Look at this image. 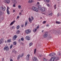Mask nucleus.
I'll use <instances>...</instances> for the list:
<instances>
[{"label":"nucleus","instance_id":"nucleus-1","mask_svg":"<svg viewBox=\"0 0 61 61\" xmlns=\"http://www.w3.org/2000/svg\"><path fill=\"white\" fill-rule=\"evenodd\" d=\"M48 36V33L47 32H45L43 35V36L44 38H46Z\"/></svg>","mask_w":61,"mask_h":61},{"label":"nucleus","instance_id":"nucleus-2","mask_svg":"<svg viewBox=\"0 0 61 61\" xmlns=\"http://www.w3.org/2000/svg\"><path fill=\"white\" fill-rule=\"evenodd\" d=\"M31 32V30L30 29H28L25 31V32L27 34H28L29 33H30Z\"/></svg>","mask_w":61,"mask_h":61},{"label":"nucleus","instance_id":"nucleus-3","mask_svg":"<svg viewBox=\"0 0 61 61\" xmlns=\"http://www.w3.org/2000/svg\"><path fill=\"white\" fill-rule=\"evenodd\" d=\"M32 9L33 11H36V12H38V10L37 8L33 7H32Z\"/></svg>","mask_w":61,"mask_h":61},{"label":"nucleus","instance_id":"nucleus-4","mask_svg":"<svg viewBox=\"0 0 61 61\" xmlns=\"http://www.w3.org/2000/svg\"><path fill=\"white\" fill-rule=\"evenodd\" d=\"M0 9L1 10H3L4 11H5V7H3V6H1L0 7Z\"/></svg>","mask_w":61,"mask_h":61},{"label":"nucleus","instance_id":"nucleus-5","mask_svg":"<svg viewBox=\"0 0 61 61\" xmlns=\"http://www.w3.org/2000/svg\"><path fill=\"white\" fill-rule=\"evenodd\" d=\"M31 18H29V20L30 23H31V22H32V21L34 20V17L33 16H32L31 17Z\"/></svg>","mask_w":61,"mask_h":61},{"label":"nucleus","instance_id":"nucleus-6","mask_svg":"<svg viewBox=\"0 0 61 61\" xmlns=\"http://www.w3.org/2000/svg\"><path fill=\"white\" fill-rule=\"evenodd\" d=\"M4 50H6V51H8L9 50V48L7 46L5 47L4 48Z\"/></svg>","mask_w":61,"mask_h":61},{"label":"nucleus","instance_id":"nucleus-7","mask_svg":"<svg viewBox=\"0 0 61 61\" xmlns=\"http://www.w3.org/2000/svg\"><path fill=\"white\" fill-rule=\"evenodd\" d=\"M32 60L33 61H38V60L36 57H35L32 58Z\"/></svg>","mask_w":61,"mask_h":61},{"label":"nucleus","instance_id":"nucleus-8","mask_svg":"<svg viewBox=\"0 0 61 61\" xmlns=\"http://www.w3.org/2000/svg\"><path fill=\"white\" fill-rule=\"evenodd\" d=\"M55 55H56L55 53L52 52L51 53V54H50L49 55V56H55Z\"/></svg>","mask_w":61,"mask_h":61},{"label":"nucleus","instance_id":"nucleus-9","mask_svg":"<svg viewBox=\"0 0 61 61\" xmlns=\"http://www.w3.org/2000/svg\"><path fill=\"white\" fill-rule=\"evenodd\" d=\"M30 54H28L26 56V59L27 60H29V56H30Z\"/></svg>","mask_w":61,"mask_h":61},{"label":"nucleus","instance_id":"nucleus-10","mask_svg":"<svg viewBox=\"0 0 61 61\" xmlns=\"http://www.w3.org/2000/svg\"><path fill=\"white\" fill-rule=\"evenodd\" d=\"M17 36H16V35H15L13 37V41L14 40H15V39H16V38H17Z\"/></svg>","mask_w":61,"mask_h":61},{"label":"nucleus","instance_id":"nucleus-11","mask_svg":"<svg viewBox=\"0 0 61 61\" xmlns=\"http://www.w3.org/2000/svg\"><path fill=\"white\" fill-rule=\"evenodd\" d=\"M53 33L55 34H58L59 33V31L58 30H55V31H53Z\"/></svg>","mask_w":61,"mask_h":61},{"label":"nucleus","instance_id":"nucleus-12","mask_svg":"<svg viewBox=\"0 0 61 61\" xmlns=\"http://www.w3.org/2000/svg\"><path fill=\"white\" fill-rule=\"evenodd\" d=\"M34 1L32 0H30L28 1V3L31 4L32 3V2H34Z\"/></svg>","mask_w":61,"mask_h":61},{"label":"nucleus","instance_id":"nucleus-13","mask_svg":"<svg viewBox=\"0 0 61 61\" xmlns=\"http://www.w3.org/2000/svg\"><path fill=\"white\" fill-rule=\"evenodd\" d=\"M38 6L39 10H41L42 7V6H41V5H39Z\"/></svg>","mask_w":61,"mask_h":61},{"label":"nucleus","instance_id":"nucleus-14","mask_svg":"<svg viewBox=\"0 0 61 61\" xmlns=\"http://www.w3.org/2000/svg\"><path fill=\"white\" fill-rule=\"evenodd\" d=\"M45 10V9L44 8H41V12H44Z\"/></svg>","mask_w":61,"mask_h":61},{"label":"nucleus","instance_id":"nucleus-15","mask_svg":"<svg viewBox=\"0 0 61 61\" xmlns=\"http://www.w3.org/2000/svg\"><path fill=\"white\" fill-rule=\"evenodd\" d=\"M26 39H27V40H29L30 39V38L29 36H27L26 37Z\"/></svg>","mask_w":61,"mask_h":61},{"label":"nucleus","instance_id":"nucleus-16","mask_svg":"<svg viewBox=\"0 0 61 61\" xmlns=\"http://www.w3.org/2000/svg\"><path fill=\"white\" fill-rule=\"evenodd\" d=\"M3 39H1L0 40V45L1 44H3Z\"/></svg>","mask_w":61,"mask_h":61},{"label":"nucleus","instance_id":"nucleus-17","mask_svg":"<svg viewBox=\"0 0 61 61\" xmlns=\"http://www.w3.org/2000/svg\"><path fill=\"white\" fill-rule=\"evenodd\" d=\"M6 3L7 4H9L10 3V0H6Z\"/></svg>","mask_w":61,"mask_h":61},{"label":"nucleus","instance_id":"nucleus-18","mask_svg":"<svg viewBox=\"0 0 61 61\" xmlns=\"http://www.w3.org/2000/svg\"><path fill=\"white\" fill-rule=\"evenodd\" d=\"M54 61V58L53 57H52L51 58L50 60H49V61Z\"/></svg>","mask_w":61,"mask_h":61},{"label":"nucleus","instance_id":"nucleus-19","mask_svg":"<svg viewBox=\"0 0 61 61\" xmlns=\"http://www.w3.org/2000/svg\"><path fill=\"white\" fill-rule=\"evenodd\" d=\"M52 38V37L51 36H49L48 37V39L49 40V39H50Z\"/></svg>","mask_w":61,"mask_h":61},{"label":"nucleus","instance_id":"nucleus-20","mask_svg":"<svg viewBox=\"0 0 61 61\" xmlns=\"http://www.w3.org/2000/svg\"><path fill=\"white\" fill-rule=\"evenodd\" d=\"M12 2H13V3H16V1L15 0H13Z\"/></svg>","mask_w":61,"mask_h":61},{"label":"nucleus","instance_id":"nucleus-21","mask_svg":"<svg viewBox=\"0 0 61 61\" xmlns=\"http://www.w3.org/2000/svg\"><path fill=\"white\" fill-rule=\"evenodd\" d=\"M56 24H60V22L57 21H56Z\"/></svg>","mask_w":61,"mask_h":61},{"label":"nucleus","instance_id":"nucleus-22","mask_svg":"<svg viewBox=\"0 0 61 61\" xmlns=\"http://www.w3.org/2000/svg\"><path fill=\"white\" fill-rule=\"evenodd\" d=\"M7 13L8 15L10 14V12H9V10H7Z\"/></svg>","mask_w":61,"mask_h":61},{"label":"nucleus","instance_id":"nucleus-23","mask_svg":"<svg viewBox=\"0 0 61 61\" xmlns=\"http://www.w3.org/2000/svg\"><path fill=\"white\" fill-rule=\"evenodd\" d=\"M11 40L10 39L8 40H7V42L8 43H10V42H11Z\"/></svg>","mask_w":61,"mask_h":61},{"label":"nucleus","instance_id":"nucleus-24","mask_svg":"<svg viewBox=\"0 0 61 61\" xmlns=\"http://www.w3.org/2000/svg\"><path fill=\"white\" fill-rule=\"evenodd\" d=\"M13 44L14 45H16V42L14 41L13 42Z\"/></svg>","mask_w":61,"mask_h":61},{"label":"nucleus","instance_id":"nucleus-25","mask_svg":"<svg viewBox=\"0 0 61 61\" xmlns=\"http://www.w3.org/2000/svg\"><path fill=\"white\" fill-rule=\"evenodd\" d=\"M15 22V20L13 22H11V24H10V25H13V24H14V23Z\"/></svg>","mask_w":61,"mask_h":61},{"label":"nucleus","instance_id":"nucleus-26","mask_svg":"<svg viewBox=\"0 0 61 61\" xmlns=\"http://www.w3.org/2000/svg\"><path fill=\"white\" fill-rule=\"evenodd\" d=\"M20 28V26L19 25H18L17 26V29H19V28Z\"/></svg>","mask_w":61,"mask_h":61},{"label":"nucleus","instance_id":"nucleus-27","mask_svg":"<svg viewBox=\"0 0 61 61\" xmlns=\"http://www.w3.org/2000/svg\"><path fill=\"white\" fill-rule=\"evenodd\" d=\"M4 18L3 17H2L1 18V20H0V21H2V20H4Z\"/></svg>","mask_w":61,"mask_h":61},{"label":"nucleus","instance_id":"nucleus-28","mask_svg":"<svg viewBox=\"0 0 61 61\" xmlns=\"http://www.w3.org/2000/svg\"><path fill=\"white\" fill-rule=\"evenodd\" d=\"M20 33V31H19V30H18L17 31V33L18 34H19Z\"/></svg>","mask_w":61,"mask_h":61},{"label":"nucleus","instance_id":"nucleus-29","mask_svg":"<svg viewBox=\"0 0 61 61\" xmlns=\"http://www.w3.org/2000/svg\"><path fill=\"white\" fill-rule=\"evenodd\" d=\"M32 43L31 42L29 44V46H31L32 45Z\"/></svg>","mask_w":61,"mask_h":61},{"label":"nucleus","instance_id":"nucleus-30","mask_svg":"<svg viewBox=\"0 0 61 61\" xmlns=\"http://www.w3.org/2000/svg\"><path fill=\"white\" fill-rule=\"evenodd\" d=\"M36 49H34V53L35 54H36Z\"/></svg>","mask_w":61,"mask_h":61},{"label":"nucleus","instance_id":"nucleus-31","mask_svg":"<svg viewBox=\"0 0 61 61\" xmlns=\"http://www.w3.org/2000/svg\"><path fill=\"white\" fill-rule=\"evenodd\" d=\"M18 7L19 9H21V5H19L18 6Z\"/></svg>","mask_w":61,"mask_h":61},{"label":"nucleus","instance_id":"nucleus-32","mask_svg":"<svg viewBox=\"0 0 61 61\" xmlns=\"http://www.w3.org/2000/svg\"><path fill=\"white\" fill-rule=\"evenodd\" d=\"M23 55H23V54H21V56H20V57L21 58H22V57H23Z\"/></svg>","mask_w":61,"mask_h":61},{"label":"nucleus","instance_id":"nucleus-33","mask_svg":"<svg viewBox=\"0 0 61 61\" xmlns=\"http://www.w3.org/2000/svg\"><path fill=\"white\" fill-rule=\"evenodd\" d=\"M27 25V23L26 22V21L25 24V26H26Z\"/></svg>","mask_w":61,"mask_h":61},{"label":"nucleus","instance_id":"nucleus-34","mask_svg":"<svg viewBox=\"0 0 61 61\" xmlns=\"http://www.w3.org/2000/svg\"><path fill=\"white\" fill-rule=\"evenodd\" d=\"M33 31L34 32H36V29H35V30H33Z\"/></svg>","mask_w":61,"mask_h":61},{"label":"nucleus","instance_id":"nucleus-35","mask_svg":"<svg viewBox=\"0 0 61 61\" xmlns=\"http://www.w3.org/2000/svg\"><path fill=\"white\" fill-rule=\"evenodd\" d=\"M56 5H55L54 6V7H55V9H56Z\"/></svg>","mask_w":61,"mask_h":61},{"label":"nucleus","instance_id":"nucleus-36","mask_svg":"<svg viewBox=\"0 0 61 61\" xmlns=\"http://www.w3.org/2000/svg\"><path fill=\"white\" fill-rule=\"evenodd\" d=\"M56 60H58L59 59V58L58 57H56Z\"/></svg>","mask_w":61,"mask_h":61},{"label":"nucleus","instance_id":"nucleus-37","mask_svg":"<svg viewBox=\"0 0 61 61\" xmlns=\"http://www.w3.org/2000/svg\"><path fill=\"white\" fill-rule=\"evenodd\" d=\"M50 2V0H47L46 2L47 3H49Z\"/></svg>","mask_w":61,"mask_h":61},{"label":"nucleus","instance_id":"nucleus-38","mask_svg":"<svg viewBox=\"0 0 61 61\" xmlns=\"http://www.w3.org/2000/svg\"><path fill=\"white\" fill-rule=\"evenodd\" d=\"M53 15V14H52V13H51L50 14H48V15Z\"/></svg>","mask_w":61,"mask_h":61},{"label":"nucleus","instance_id":"nucleus-39","mask_svg":"<svg viewBox=\"0 0 61 61\" xmlns=\"http://www.w3.org/2000/svg\"><path fill=\"white\" fill-rule=\"evenodd\" d=\"M12 47H13V45H11L10 46V49H11L12 48Z\"/></svg>","mask_w":61,"mask_h":61},{"label":"nucleus","instance_id":"nucleus-40","mask_svg":"<svg viewBox=\"0 0 61 61\" xmlns=\"http://www.w3.org/2000/svg\"><path fill=\"white\" fill-rule=\"evenodd\" d=\"M21 41H24V38H21Z\"/></svg>","mask_w":61,"mask_h":61},{"label":"nucleus","instance_id":"nucleus-41","mask_svg":"<svg viewBox=\"0 0 61 61\" xmlns=\"http://www.w3.org/2000/svg\"><path fill=\"white\" fill-rule=\"evenodd\" d=\"M13 7H15V4H14L13 5Z\"/></svg>","mask_w":61,"mask_h":61},{"label":"nucleus","instance_id":"nucleus-42","mask_svg":"<svg viewBox=\"0 0 61 61\" xmlns=\"http://www.w3.org/2000/svg\"><path fill=\"white\" fill-rule=\"evenodd\" d=\"M45 23H46V21H43V23L44 24H45Z\"/></svg>","mask_w":61,"mask_h":61},{"label":"nucleus","instance_id":"nucleus-43","mask_svg":"<svg viewBox=\"0 0 61 61\" xmlns=\"http://www.w3.org/2000/svg\"><path fill=\"white\" fill-rule=\"evenodd\" d=\"M18 59H20V56L19 55L18 57Z\"/></svg>","mask_w":61,"mask_h":61},{"label":"nucleus","instance_id":"nucleus-44","mask_svg":"<svg viewBox=\"0 0 61 61\" xmlns=\"http://www.w3.org/2000/svg\"><path fill=\"white\" fill-rule=\"evenodd\" d=\"M39 26H38L36 27V29H37L38 28H39Z\"/></svg>","mask_w":61,"mask_h":61},{"label":"nucleus","instance_id":"nucleus-45","mask_svg":"<svg viewBox=\"0 0 61 61\" xmlns=\"http://www.w3.org/2000/svg\"><path fill=\"white\" fill-rule=\"evenodd\" d=\"M43 60L44 61H47L46 58H44L43 59Z\"/></svg>","mask_w":61,"mask_h":61},{"label":"nucleus","instance_id":"nucleus-46","mask_svg":"<svg viewBox=\"0 0 61 61\" xmlns=\"http://www.w3.org/2000/svg\"><path fill=\"white\" fill-rule=\"evenodd\" d=\"M53 58L54 59V60H55V59H56V57L54 56V57H53Z\"/></svg>","mask_w":61,"mask_h":61},{"label":"nucleus","instance_id":"nucleus-47","mask_svg":"<svg viewBox=\"0 0 61 61\" xmlns=\"http://www.w3.org/2000/svg\"><path fill=\"white\" fill-rule=\"evenodd\" d=\"M49 26V24H47L46 25V26L47 27H48Z\"/></svg>","mask_w":61,"mask_h":61},{"label":"nucleus","instance_id":"nucleus-48","mask_svg":"<svg viewBox=\"0 0 61 61\" xmlns=\"http://www.w3.org/2000/svg\"><path fill=\"white\" fill-rule=\"evenodd\" d=\"M13 29V26H12L11 27L10 29H11V30H12Z\"/></svg>","mask_w":61,"mask_h":61},{"label":"nucleus","instance_id":"nucleus-49","mask_svg":"<svg viewBox=\"0 0 61 61\" xmlns=\"http://www.w3.org/2000/svg\"><path fill=\"white\" fill-rule=\"evenodd\" d=\"M12 28H13V29H14V28H15V27L14 26H12Z\"/></svg>","mask_w":61,"mask_h":61},{"label":"nucleus","instance_id":"nucleus-50","mask_svg":"<svg viewBox=\"0 0 61 61\" xmlns=\"http://www.w3.org/2000/svg\"><path fill=\"white\" fill-rule=\"evenodd\" d=\"M18 41L19 42H20L21 41V40L20 39H19V40Z\"/></svg>","mask_w":61,"mask_h":61},{"label":"nucleus","instance_id":"nucleus-51","mask_svg":"<svg viewBox=\"0 0 61 61\" xmlns=\"http://www.w3.org/2000/svg\"><path fill=\"white\" fill-rule=\"evenodd\" d=\"M47 6H49V4H47Z\"/></svg>","mask_w":61,"mask_h":61},{"label":"nucleus","instance_id":"nucleus-52","mask_svg":"<svg viewBox=\"0 0 61 61\" xmlns=\"http://www.w3.org/2000/svg\"><path fill=\"white\" fill-rule=\"evenodd\" d=\"M9 9V7H7V10H8V9Z\"/></svg>","mask_w":61,"mask_h":61},{"label":"nucleus","instance_id":"nucleus-53","mask_svg":"<svg viewBox=\"0 0 61 61\" xmlns=\"http://www.w3.org/2000/svg\"><path fill=\"white\" fill-rule=\"evenodd\" d=\"M19 18V16H17V19H18Z\"/></svg>","mask_w":61,"mask_h":61},{"label":"nucleus","instance_id":"nucleus-54","mask_svg":"<svg viewBox=\"0 0 61 61\" xmlns=\"http://www.w3.org/2000/svg\"><path fill=\"white\" fill-rule=\"evenodd\" d=\"M59 15H60V14H59L58 13L57 14V15L58 16H59Z\"/></svg>","mask_w":61,"mask_h":61},{"label":"nucleus","instance_id":"nucleus-55","mask_svg":"<svg viewBox=\"0 0 61 61\" xmlns=\"http://www.w3.org/2000/svg\"><path fill=\"white\" fill-rule=\"evenodd\" d=\"M10 61H13V60L12 59H10Z\"/></svg>","mask_w":61,"mask_h":61},{"label":"nucleus","instance_id":"nucleus-56","mask_svg":"<svg viewBox=\"0 0 61 61\" xmlns=\"http://www.w3.org/2000/svg\"><path fill=\"white\" fill-rule=\"evenodd\" d=\"M21 26L22 27H24V25H21Z\"/></svg>","mask_w":61,"mask_h":61},{"label":"nucleus","instance_id":"nucleus-57","mask_svg":"<svg viewBox=\"0 0 61 61\" xmlns=\"http://www.w3.org/2000/svg\"><path fill=\"white\" fill-rule=\"evenodd\" d=\"M44 32V30H42V33H43Z\"/></svg>","mask_w":61,"mask_h":61},{"label":"nucleus","instance_id":"nucleus-58","mask_svg":"<svg viewBox=\"0 0 61 61\" xmlns=\"http://www.w3.org/2000/svg\"><path fill=\"white\" fill-rule=\"evenodd\" d=\"M16 53H17V52L16 51H15V54H16Z\"/></svg>","mask_w":61,"mask_h":61},{"label":"nucleus","instance_id":"nucleus-59","mask_svg":"<svg viewBox=\"0 0 61 61\" xmlns=\"http://www.w3.org/2000/svg\"><path fill=\"white\" fill-rule=\"evenodd\" d=\"M44 1L45 2H46V1H47V0H44Z\"/></svg>","mask_w":61,"mask_h":61},{"label":"nucleus","instance_id":"nucleus-60","mask_svg":"<svg viewBox=\"0 0 61 61\" xmlns=\"http://www.w3.org/2000/svg\"><path fill=\"white\" fill-rule=\"evenodd\" d=\"M21 44H22V45H23L24 44V43H23L22 42H21Z\"/></svg>","mask_w":61,"mask_h":61},{"label":"nucleus","instance_id":"nucleus-61","mask_svg":"<svg viewBox=\"0 0 61 61\" xmlns=\"http://www.w3.org/2000/svg\"><path fill=\"white\" fill-rule=\"evenodd\" d=\"M40 57H41L42 56V55H40Z\"/></svg>","mask_w":61,"mask_h":61},{"label":"nucleus","instance_id":"nucleus-62","mask_svg":"<svg viewBox=\"0 0 61 61\" xmlns=\"http://www.w3.org/2000/svg\"><path fill=\"white\" fill-rule=\"evenodd\" d=\"M13 12H15V10H14L13 11Z\"/></svg>","mask_w":61,"mask_h":61},{"label":"nucleus","instance_id":"nucleus-63","mask_svg":"<svg viewBox=\"0 0 61 61\" xmlns=\"http://www.w3.org/2000/svg\"><path fill=\"white\" fill-rule=\"evenodd\" d=\"M19 15H20V14H21V13L20 12L19 14Z\"/></svg>","mask_w":61,"mask_h":61},{"label":"nucleus","instance_id":"nucleus-64","mask_svg":"<svg viewBox=\"0 0 61 61\" xmlns=\"http://www.w3.org/2000/svg\"><path fill=\"white\" fill-rule=\"evenodd\" d=\"M37 3L38 4H39V3L38 2Z\"/></svg>","mask_w":61,"mask_h":61}]
</instances>
